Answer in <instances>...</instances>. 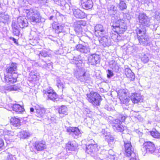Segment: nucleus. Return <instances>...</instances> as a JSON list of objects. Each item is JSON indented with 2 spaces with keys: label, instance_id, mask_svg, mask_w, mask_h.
I'll return each instance as SVG.
<instances>
[{
  "label": "nucleus",
  "instance_id": "obj_28",
  "mask_svg": "<svg viewBox=\"0 0 160 160\" xmlns=\"http://www.w3.org/2000/svg\"><path fill=\"white\" fill-rule=\"evenodd\" d=\"M114 2L118 6L121 10H124L127 8V5L125 2V0H114Z\"/></svg>",
  "mask_w": 160,
  "mask_h": 160
},
{
  "label": "nucleus",
  "instance_id": "obj_50",
  "mask_svg": "<svg viewBox=\"0 0 160 160\" xmlns=\"http://www.w3.org/2000/svg\"><path fill=\"white\" fill-rule=\"evenodd\" d=\"M16 158L14 156L12 155L9 154L7 156V158L6 160H15Z\"/></svg>",
  "mask_w": 160,
  "mask_h": 160
},
{
  "label": "nucleus",
  "instance_id": "obj_64",
  "mask_svg": "<svg viewBox=\"0 0 160 160\" xmlns=\"http://www.w3.org/2000/svg\"><path fill=\"white\" fill-rule=\"evenodd\" d=\"M9 134H11L12 135V133H9Z\"/></svg>",
  "mask_w": 160,
  "mask_h": 160
},
{
  "label": "nucleus",
  "instance_id": "obj_33",
  "mask_svg": "<svg viewBox=\"0 0 160 160\" xmlns=\"http://www.w3.org/2000/svg\"><path fill=\"white\" fill-rule=\"evenodd\" d=\"M95 30L96 32H98L97 33L100 37L104 35L105 31L102 26L101 24L97 25L95 27Z\"/></svg>",
  "mask_w": 160,
  "mask_h": 160
},
{
  "label": "nucleus",
  "instance_id": "obj_56",
  "mask_svg": "<svg viewBox=\"0 0 160 160\" xmlns=\"http://www.w3.org/2000/svg\"><path fill=\"white\" fill-rule=\"evenodd\" d=\"M9 38L10 40H12L14 42V43H15L17 45L18 44V42L17 41V40L14 38L10 37Z\"/></svg>",
  "mask_w": 160,
  "mask_h": 160
},
{
  "label": "nucleus",
  "instance_id": "obj_15",
  "mask_svg": "<svg viewBox=\"0 0 160 160\" xmlns=\"http://www.w3.org/2000/svg\"><path fill=\"white\" fill-rule=\"evenodd\" d=\"M67 131L74 138H78L80 134V132L77 127H69L67 129Z\"/></svg>",
  "mask_w": 160,
  "mask_h": 160
},
{
  "label": "nucleus",
  "instance_id": "obj_35",
  "mask_svg": "<svg viewBox=\"0 0 160 160\" xmlns=\"http://www.w3.org/2000/svg\"><path fill=\"white\" fill-rule=\"evenodd\" d=\"M58 3L57 4L61 6L63 10L67 11L70 10V7L69 5L65 2V0H58Z\"/></svg>",
  "mask_w": 160,
  "mask_h": 160
},
{
  "label": "nucleus",
  "instance_id": "obj_37",
  "mask_svg": "<svg viewBox=\"0 0 160 160\" xmlns=\"http://www.w3.org/2000/svg\"><path fill=\"white\" fill-rule=\"evenodd\" d=\"M10 123L15 127H18L21 125L20 119L15 117H12L10 119Z\"/></svg>",
  "mask_w": 160,
  "mask_h": 160
},
{
  "label": "nucleus",
  "instance_id": "obj_38",
  "mask_svg": "<svg viewBox=\"0 0 160 160\" xmlns=\"http://www.w3.org/2000/svg\"><path fill=\"white\" fill-rule=\"evenodd\" d=\"M149 56L148 54L142 53L139 55V59L143 63H146L149 61Z\"/></svg>",
  "mask_w": 160,
  "mask_h": 160
},
{
  "label": "nucleus",
  "instance_id": "obj_32",
  "mask_svg": "<svg viewBox=\"0 0 160 160\" xmlns=\"http://www.w3.org/2000/svg\"><path fill=\"white\" fill-rule=\"evenodd\" d=\"M77 147V145L74 141H69L66 145V148L68 151H74Z\"/></svg>",
  "mask_w": 160,
  "mask_h": 160
},
{
  "label": "nucleus",
  "instance_id": "obj_39",
  "mask_svg": "<svg viewBox=\"0 0 160 160\" xmlns=\"http://www.w3.org/2000/svg\"><path fill=\"white\" fill-rule=\"evenodd\" d=\"M18 135L20 138L24 139L29 137L30 134L28 132L26 131H23L20 132Z\"/></svg>",
  "mask_w": 160,
  "mask_h": 160
},
{
  "label": "nucleus",
  "instance_id": "obj_55",
  "mask_svg": "<svg viewBox=\"0 0 160 160\" xmlns=\"http://www.w3.org/2000/svg\"><path fill=\"white\" fill-rule=\"evenodd\" d=\"M50 120L53 123H57V120L56 119V117H51L50 118Z\"/></svg>",
  "mask_w": 160,
  "mask_h": 160
},
{
  "label": "nucleus",
  "instance_id": "obj_61",
  "mask_svg": "<svg viewBox=\"0 0 160 160\" xmlns=\"http://www.w3.org/2000/svg\"><path fill=\"white\" fill-rule=\"evenodd\" d=\"M53 17V16H51L49 17V20H52V18Z\"/></svg>",
  "mask_w": 160,
  "mask_h": 160
},
{
  "label": "nucleus",
  "instance_id": "obj_45",
  "mask_svg": "<svg viewBox=\"0 0 160 160\" xmlns=\"http://www.w3.org/2000/svg\"><path fill=\"white\" fill-rule=\"evenodd\" d=\"M9 18V16L7 14H5V13H0V20L3 21V20L7 21Z\"/></svg>",
  "mask_w": 160,
  "mask_h": 160
},
{
  "label": "nucleus",
  "instance_id": "obj_26",
  "mask_svg": "<svg viewBox=\"0 0 160 160\" xmlns=\"http://www.w3.org/2000/svg\"><path fill=\"white\" fill-rule=\"evenodd\" d=\"M131 100L132 102L134 103H137L142 101L143 98L139 93H133L131 96Z\"/></svg>",
  "mask_w": 160,
  "mask_h": 160
},
{
  "label": "nucleus",
  "instance_id": "obj_51",
  "mask_svg": "<svg viewBox=\"0 0 160 160\" xmlns=\"http://www.w3.org/2000/svg\"><path fill=\"white\" fill-rule=\"evenodd\" d=\"M107 72L108 73L107 74V76L108 78H110L111 77L113 76L114 75L113 73L111 70H108Z\"/></svg>",
  "mask_w": 160,
  "mask_h": 160
},
{
  "label": "nucleus",
  "instance_id": "obj_27",
  "mask_svg": "<svg viewBox=\"0 0 160 160\" xmlns=\"http://www.w3.org/2000/svg\"><path fill=\"white\" fill-rule=\"evenodd\" d=\"M8 75L5 76L4 77V81L5 82L9 84H12L17 81V78L18 77L17 74L14 75Z\"/></svg>",
  "mask_w": 160,
  "mask_h": 160
},
{
  "label": "nucleus",
  "instance_id": "obj_8",
  "mask_svg": "<svg viewBox=\"0 0 160 160\" xmlns=\"http://www.w3.org/2000/svg\"><path fill=\"white\" fill-rule=\"evenodd\" d=\"M124 144L125 154L128 157L131 156L130 160H137L135 153L134 152V149L131 143L129 142L124 141Z\"/></svg>",
  "mask_w": 160,
  "mask_h": 160
},
{
  "label": "nucleus",
  "instance_id": "obj_17",
  "mask_svg": "<svg viewBox=\"0 0 160 160\" xmlns=\"http://www.w3.org/2000/svg\"><path fill=\"white\" fill-rule=\"evenodd\" d=\"M17 64L12 62L6 69V72L8 75H16L17 74Z\"/></svg>",
  "mask_w": 160,
  "mask_h": 160
},
{
  "label": "nucleus",
  "instance_id": "obj_2",
  "mask_svg": "<svg viewBox=\"0 0 160 160\" xmlns=\"http://www.w3.org/2000/svg\"><path fill=\"white\" fill-rule=\"evenodd\" d=\"M24 12L27 14L28 18L31 22L34 23H39L42 21V17L38 9L36 8L25 9Z\"/></svg>",
  "mask_w": 160,
  "mask_h": 160
},
{
  "label": "nucleus",
  "instance_id": "obj_21",
  "mask_svg": "<svg viewBox=\"0 0 160 160\" xmlns=\"http://www.w3.org/2000/svg\"><path fill=\"white\" fill-rule=\"evenodd\" d=\"M17 22L20 28H23L28 26V23L27 19L25 17L19 16L18 17Z\"/></svg>",
  "mask_w": 160,
  "mask_h": 160
},
{
  "label": "nucleus",
  "instance_id": "obj_11",
  "mask_svg": "<svg viewBox=\"0 0 160 160\" xmlns=\"http://www.w3.org/2000/svg\"><path fill=\"white\" fill-rule=\"evenodd\" d=\"M118 95L119 96L120 101L122 103L124 104L126 106H128L129 105L130 98L126 95L125 90H120L118 93Z\"/></svg>",
  "mask_w": 160,
  "mask_h": 160
},
{
  "label": "nucleus",
  "instance_id": "obj_52",
  "mask_svg": "<svg viewBox=\"0 0 160 160\" xmlns=\"http://www.w3.org/2000/svg\"><path fill=\"white\" fill-rule=\"evenodd\" d=\"M4 148L3 140L0 137V149H3Z\"/></svg>",
  "mask_w": 160,
  "mask_h": 160
},
{
  "label": "nucleus",
  "instance_id": "obj_5",
  "mask_svg": "<svg viewBox=\"0 0 160 160\" xmlns=\"http://www.w3.org/2000/svg\"><path fill=\"white\" fill-rule=\"evenodd\" d=\"M87 99L94 106H98L100 105V102L102 100L101 96L98 93L91 92L87 95Z\"/></svg>",
  "mask_w": 160,
  "mask_h": 160
},
{
  "label": "nucleus",
  "instance_id": "obj_36",
  "mask_svg": "<svg viewBox=\"0 0 160 160\" xmlns=\"http://www.w3.org/2000/svg\"><path fill=\"white\" fill-rule=\"evenodd\" d=\"M109 67L111 68L115 72H118L119 69V67L118 66L116 61L114 60H112L110 61L109 62Z\"/></svg>",
  "mask_w": 160,
  "mask_h": 160
},
{
  "label": "nucleus",
  "instance_id": "obj_12",
  "mask_svg": "<svg viewBox=\"0 0 160 160\" xmlns=\"http://www.w3.org/2000/svg\"><path fill=\"white\" fill-rule=\"evenodd\" d=\"M98 151L97 145L96 144H90L87 146L86 148V152L93 156L94 158V156L99 154L98 152L96 153Z\"/></svg>",
  "mask_w": 160,
  "mask_h": 160
},
{
  "label": "nucleus",
  "instance_id": "obj_23",
  "mask_svg": "<svg viewBox=\"0 0 160 160\" xmlns=\"http://www.w3.org/2000/svg\"><path fill=\"white\" fill-rule=\"evenodd\" d=\"M73 14L74 16L78 18H84L86 16L85 13L80 9L75 8L73 9Z\"/></svg>",
  "mask_w": 160,
  "mask_h": 160
},
{
  "label": "nucleus",
  "instance_id": "obj_3",
  "mask_svg": "<svg viewBox=\"0 0 160 160\" xmlns=\"http://www.w3.org/2000/svg\"><path fill=\"white\" fill-rule=\"evenodd\" d=\"M146 29L145 28H140L137 30V34L139 43L143 46L150 45V38L146 33Z\"/></svg>",
  "mask_w": 160,
  "mask_h": 160
},
{
  "label": "nucleus",
  "instance_id": "obj_31",
  "mask_svg": "<svg viewBox=\"0 0 160 160\" xmlns=\"http://www.w3.org/2000/svg\"><path fill=\"white\" fill-rule=\"evenodd\" d=\"M125 73L127 77L130 80L132 81L135 78L134 74L129 68H126L125 69Z\"/></svg>",
  "mask_w": 160,
  "mask_h": 160
},
{
  "label": "nucleus",
  "instance_id": "obj_40",
  "mask_svg": "<svg viewBox=\"0 0 160 160\" xmlns=\"http://www.w3.org/2000/svg\"><path fill=\"white\" fill-rule=\"evenodd\" d=\"M67 108L65 106H61L59 107L58 112L60 114H67Z\"/></svg>",
  "mask_w": 160,
  "mask_h": 160
},
{
  "label": "nucleus",
  "instance_id": "obj_6",
  "mask_svg": "<svg viewBox=\"0 0 160 160\" xmlns=\"http://www.w3.org/2000/svg\"><path fill=\"white\" fill-rule=\"evenodd\" d=\"M43 96L48 98V99L55 102L58 100V95L51 88L48 87L43 90Z\"/></svg>",
  "mask_w": 160,
  "mask_h": 160
},
{
  "label": "nucleus",
  "instance_id": "obj_34",
  "mask_svg": "<svg viewBox=\"0 0 160 160\" xmlns=\"http://www.w3.org/2000/svg\"><path fill=\"white\" fill-rule=\"evenodd\" d=\"M52 28L55 33L58 34L62 32L63 27L59 24L53 23L52 24Z\"/></svg>",
  "mask_w": 160,
  "mask_h": 160
},
{
  "label": "nucleus",
  "instance_id": "obj_43",
  "mask_svg": "<svg viewBox=\"0 0 160 160\" xmlns=\"http://www.w3.org/2000/svg\"><path fill=\"white\" fill-rule=\"evenodd\" d=\"M105 140L108 142V144H112V143H113L114 138L112 136L110 135L108 136H105Z\"/></svg>",
  "mask_w": 160,
  "mask_h": 160
},
{
  "label": "nucleus",
  "instance_id": "obj_59",
  "mask_svg": "<svg viewBox=\"0 0 160 160\" xmlns=\"http://www.w3.org/2000/svg\"><path fill=\"white\" fill-rule=\"evenodd\" d=\"M135 131L136 132V133H138L139 135V134H142V133L141 132H140V131L138 129H136V130H135Z\"/></svg>",
  "mask_w": 160,
  "mask_h": 160
},
{
  "label": "nucleus",
  "instance_id": "obj_10",
  "mask_svg": "<svg viewBox=\"0 0 160 160\" xmlns=\"http://www.w3.org/2000/svg\"><path fill=\"white\" fill-rule=\"evenodd\" d=\"M138 18L139 22L143 26L148 27L150 25V19L145 13H140Z\"/></svg>",
  "mask_w": 160,
  "mask_h": 160
},
{
  "label": "nucleus",
  "instance_id": "obj_7",
  "mask_svg": "<svg viewBox=\"0 0 160 160\" xmlns=\"http://www.w3.org/2000/svg\"><path fill=\"white\" fill-rule=\"evenodd\" d=\"M112 152V150L109 151L103 150L100 153L94 156V159L96 160H107L109 158L111 160H113L114 158V156L109 153Z\"/></svg>",
  "mask_w": 160,
  "mask_h": 160
},
{
  "label": "nucleus",
  "instance_id": "obj_54",
  "mask_svg": "<svg viewBox=\"0 0 160 160\" xmlns=\"http://www.w3.org/2000/svg\"><path fill=\"white\" fill-rule=\"evenodd\" d=\"M45 66L46 68H48L49 69H52V65L51 63H46Z\"/></svg>",
  "mask_w": 160,
  "mask_h": 160
},
{
  "label": "nucleus",
  "instance_id": "obj_16",
  "mask_svg": "<svg viewBox=\"0 0 160 160\" xmlns=\"http://www.w3.org/2000/svg\"><path fill=\"white\" fill-rule=\"evenodd\" d=\"M35 115L39 118H44L46 116V109L42 106L37 105L35 106Z\"/></svg>",
  "mask_w": 160,
  "mask_h": 160
},
{
  "label": "nucleus",
  "instance_id": "obj_53",
  "mask_svg": "<svg viewBox=\"0 0 160 160\" xmlns=\"http://www.w3.org/2000/svg\"><path fill=\"white\" fill-rule=\"evenodd\" d=\"M126 118V116L121 115L120 116V117L118 119H119L120 121L121 122V123H122V122L125 121Z\"/></svg>",
  "mask_w": 160,
  "mask_h": 160
},
{
  "label": "nucleus",
  "instance_id": "obj_60",
  "mask_svg": "<svg viewBox=\"0 0 160 160\" xmlns=\"http://www.w3.org/2000/svg\"><path fill=\"white\" fill-rule=\"evenodd\" d=\"M34 112V109L33 108H30V112L31 113L33 112Z\"/></svg>",
  "mask_w": 160,
  "mask_h": 160
},
{
  "label": "nucleus",
  "instance_id": "obj_25",
  "mask_svg": "<svg viewBox=\"0 0 160 160\" xmlns=\"http://www.w3.org/2000/svg\"><path fill=\"white\" fill-rule=\"evenodd\" d=\"M81 3L82 7L84 9L88 10L93 7V2L92 0H81Z\"/></svg>",
  "mask_w": 160,
  "mask_h": 160
},
{
  "label": "nucleus",
  "instance_id": "obj_47",
  "mask_svg": "<svg viewBox=\"0 0 160 160\" xmlns=\"http://www.w3.org/2000/svg\"><path fill=\"white\" fill-rule=\"evenodd\" d=\"M57 86L59 88H64V84L60 80L57 81Z\"/></svg>",
  "mask_w": 160,
  "mask_h": 160
},
{
  "label": "nucleus",
  "instance_id": "obj_49",
  "mask_svg": "<svg viewBox=\"0 0 160 160\" xmlns=\"http://www.w3.org/2000/svg\"><path fill=\"white\" fill-rule=\"evenodd\" d=\"M30 74L31 77L35 79L37 78V73L33 71H31Z\"/></svg>",
  "mask_w": 160,
  "mask_h": 160
},
{
  "label": "nucleus",
  "instance_id": "obj_24",
  "mask_svg": "<svg viewBox=\"0 0 160 160\" xmlns=\"http://www.w3.org/2000/svg\"><path fill=\"white\" fill-rule=\"evenodd\" d=\"M101 37V38L99 42L103 47H108L111 44V40L109 37L108 36H104V35Z\"/></svg>",
  "mask_w": 160,
  "mask_h": 160
},
{
  "label": "nucleus",
  "instance_id": "obj_14",
  "mask_svg": "<svg viewBox=\"0 0 160 160\" xmlns=\"http://www.w3.org/2000/svg\"><path fill=\"white\" fill-rule=\"evenodd\" d=\"M112 127L114 130L117 132H122L125 129L119 119H116L113 121Z\"/></svg>",
  "mask_w": 160,
  "mask_h": 160
},
{
  "label": "nucleus",
  "instance_id": "obj_41",
  "mask_svg": "<svg viewBox=\"0 0 160 160\" xmlns=\"http://www.w3.org/2000/svg\"><path fill=\"white\" fill-rule=\"evenodd\" d=\"M150 134L154 138H158L160 136L159 133L155 129H152V130L150 132Z\"/></svg>",
  "mask_w": 160,
  "mask_h": 160
},
{
  "label": "nucleus",
  "instance_id": "obj_18",
  "mask_svg": "<svg viewBox=\"0 0 160 160\" xmlns=\"http://www.w3.org/2000/svg\"><path fill=\"white\" fill-rule=\"evenodd\" d=\"M100 60L99 56L95 53L91 54L88 58L89 63L92 65H96L99 63Z\"/></svg>",
  "mask_w": 160,
  "mask_h": 160
},
{
  "label": "nucleus",
  "instance_id": "obj_46",
  "mask_svg": "<svg viewBox=\"0 0 160 160\" xmlns=\"http://www.w3.org/2000/svg\"><path fill=\"white\" fill-rule=\"evenodd\" d=\"M74 30L76 33L78 35H80L81 34L82 29L81 26L79 25L76 27L74 29Z\"/></svg>",
  "mask_w": 160,
  "mask_h": 160
},
{
  "label": "nucleus",
  "instance_id": "obj_63",
  "mask_svg": "<svg viewBox=\"0 0 160 160\" xmlns=\"http://www.w3.org/2000/svg\"><path fill=\"white\" fill-rule=\"evenodd\" d=\"M7 132L8 133V132H12L10 131H9V130H7Z\"/></svg>",
  "mask_w": 160,
  "mask_h": 160
},
{
  "label": "nucleus",
  "instance_id": "obj_29",
  "mask_svg": "<svg viewBox=\"0 0 160 160\" xmlns=\"http://www.w3.org/2000/svg\"><path fill=\"white\" fill-rule=\"evenodd\" d=\"M12 33L14 35L19 36L20 33L19 27L17 25V23L13 21L12 23Z\"/></svg>",
  "mask_w": 160,
  "mask_h": 160
},
{
  "label": "nucleus",
  "instance_id": "obj_44",
  "mask_svg": "<svg viewBox=\"0 0 160 160\" xmlns=\"http://www.w3.org/2000/svg\"><path fill=\"white\" fill-rule=\"evenodd\" d=\"M48 52L46 50H43L40 51L39 54V56L40 57H43L45 58L47 57L48 55Z\"/></svg>",
  "mask_w": 160,
  "mask_h": 160
},
{
  "label": "nucleus",
  "instance_id": "obj_22",
  "mask_svg": "<svg viewBox=\"0 0 160 160\" xmlns=\"http://www.w3.org/2000/svg\"><path fill=\"white\" fill-rule=\"evenodd\" d=\"M108 13L110 15H113L112 17V19L120 16L118 13H117V8L113 5H108Z\"/></svg>",
  "mask_w": 160,
  "mask_h": 160
},
{
  "label": "nucleus",
  "instance_id": "obj_62",
  "mask_svg": "<svg viewBox=\"0 0 160 160\" xmlns=\"http://www.w3.org/2000/svg\"><path fill=\"white\" fill-rule=\"evenodd\" d=\"M86 38H88V39H90V38L89 37H88V36H87L86 37Z\"/></svg>",
  "mask_w": 160,
  "mask_h": 160
},
{
  "label": "nucleus",
  "instance_id": "obj_48",
  "mask_svg": "<svg viewBox=\"0 0 160 160\" xmlns=\"http://www.w3.org/2000/svg\"><path fill=\"white\" fill-rule=\"evenodd\" d=\"M117 34L113 33L112 32L110 34L111 37L112 39L113 40H116L118 39V35L119 34H118L117 33H116Z\"/></svg>",
  "mask_w": 160,
  "mask_h": 160
},
{
  "label": "nucleus",
  "instance_id": "obj_57",
  "mask_svg": "<svg viewBox=\"0 0 160 160\" xmlns=\"http://www.w3.org/2000/svg\"><path fill=\"white\" fill-rule=\"evenodd\" d=\"M104 107L106 109L109 111H110L112 109V108L108 105H105Z\"/></svg>",
  "mask_w": 160,
  "mask_h": 160
},
{
  "label": "nucleus",
  "instance_id": "obj_42",
  "mask_svg": "<svg viewBox=\"0 0 160 160\" xmlns=\"http://www.w3.org/2000/svg\"><path fill=\"white\" fill-rule=\"evenodd\" d=\"M5 89L9 91H17L19 89V88L16 85L9 86L8 87L5 86Z\"/></svg>",
  "mask_w": 160,
  "mask_h": 160
},
{
  "label": "nucleus",
  "instance_id": "obj_30",
  "mask_svg": "<svg viewBox=\"0 0 160 160\" xmlns=\"http://www.w3.org/2000/svg\"><path fill=\"white\" fill-rule=\"evenodd\" d=\"M12 108L14 111L18 113H21L24 111L23 107L18 104H13Z\"/></svg>",
  "mask_w": 160,
  "mask_h": 160
},
{
  "label": "nucleus",
  "instance_id": "obj_1",
  "mask_svg": "<svg viewBox=\"0 0 160 160\" xmlns=\"http://www.w3.org/2000/svg\"><path fill=\"white\" fill-rule=\"evenodd\" d=\"M111 26L113 27L114 32L118 34H122L127 29L126 22L123 19H121L120 16L112 19Z\"/></svg>",
  "mask_w": 160,
  "mask_h": 160
},
{
  "label": "nucleus",
  "instance_id": "obj_13",
  "mask_svg": "<svg viewBox=\"0 0 160 160\" xmlns=\"http://www.w3.org/2000/svg\"><path fill=\"white\" fill-rule=\"evenodd\" d=\"M83 60L80 55L77 57H73L72 59L70 60L71 63L75 64L78 68H81L84 66Z\"/></svg>",
  "mask_w": 160,
  "mask_h": 160
},
{
  "label": "nucleus",
  "instance_id": "obj_19",
  "mask_svg": "<svg viewBox=\"0 0 160 160\" xmlns=\"http://www.w3.org/2000/svg\"><path fill=\"white\" fill-rule=\"evenodd\" d=\"M77 50L81 52L87 54L90 51V48L88 45L79 44L76 46Z\"/></svg>",
  "mask_w": 160,
  "mask_h": 160
},
{
  "label": "nucleus",
  "instance_id": "obj_4",
  "mask_svg": "<svg viewBox=\"0 0 160 160\" xmlns=\"http://www.w3.org/2000/svg\"><path fill=\"white\" fill-rule=\"evenodd\" d=\"M142 154L145 156L147 153H157L158 156H160V152H158V150L156 149L154 144L151 142H146L143 144V147L141 148Z\"/></svg>",
  "mask_w": 160,
  "mask_h": 160
},
{
  "label": "nucleus",
  "instance_id": "obj_58",
  "mask_svg": "<svg viewBox=\"0 0 160 160\" xmlns=\"http://www.w3.org/2000/svg\"><path fill=\"white\" fill-rule=\"evenodd\" d=\"M86 22L84 21H81L79 22V25L82 24L83 25H85L86 24Z\"/></svg>",
  "mask_w": 160,
  "mask_h": 160
},
{
  "label": "nucleus",
  "instance_id": "obj_20",
  "mask_svg": "<svg viewBox=\"0 0 160 160\" xmlns=\"http://www.w3.org/2000/svg\"><path fill=\"white\" fill-rule=\"evenodd\" d=\"M33 146L34 149L38 151L43 150L46 148L45 142L43 141H38L35 142Z\"/></svg>",
  "mask_w": 160,
  "mask_h": 160
},
{
  "label": "nucleus",
  "instance_id": "obj_9",
  "mask_svg": "<svg viewBox=\"0 0 160 160\" xmlns=\"http://www.w3.org/2000/svg\"><path fill=\"white\" fill-rule=\"evenodd\" d=\"M74 75L78 80L81 82L88 84L91 82L89 74L86 72H75L74 73Z\"/></svg>",
  "mask_w": 160,
  "mask_h": 160
}]
</instances>
